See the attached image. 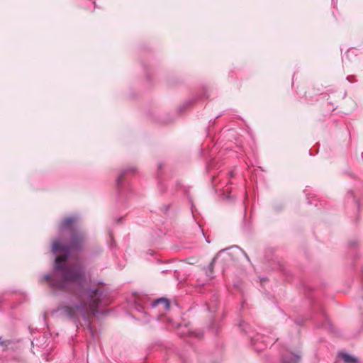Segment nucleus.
I'll list each match as a JSON object with an SVG mask.
<instances>
[{
  "mask_svg": "<svg viewBox=\"0 0 363 363\" xmlns=\"http://www.w3.org/2000/svg\"><path fill=\"white\" fill-rule=\"evenodd\" d=\"M85 240L86 235L83 231L79 229H72L69 240L66 242L55 240L52 243V251L62 253L55 259L56 267L62 271V277L66 281H77L82 276V271L80 269L76 267L63 268L62 264L66 261L67 253L72 250H81Z\"/></svg>",
  "mask_w": 363,
  "mask_h": 363,
  "instance_id": "1",
  "label": "nucleus"
},
{
  "mask_svg": "<svg viewBox=\"0 0 363 363\" xmlns=\"http://www.w3.org/2000/svg\"><path fill=\"white\" fill-rule=\"evenodd\" d=\"M77 218L74 217L65 218L60 223V229L62 230H69L72 233V229H79L77 226Z\"/></svg>",
  "mask_w": 363,
  "mask_h": 363,
  "instance_id": "3",
  "label": "nucleus"
},
{
  "mask_svg": "<svg viewBox=\"0 0 363 363\" xmlns=\"http://www.w3.org/2000/svg\"><path fill=\"white\" fill-rule=\"evenodd\" d=\"M10 344V340H2L1 338H0V349L1 350H6Z\"/></svg>",
  "mask_w": 363,
  "mask_h": 363,
  "instance_id": "6",
  "label": "nucleus"
},
{
  "mask_svg": "<svg viewBox=\"0 0 363 363\" xmlns=\"http://www.w3.org/2000/svg\"><path fill=\"white\" fill-rule=\"evenodd\" d=\"M340 356L345 363H357V359L356 357H354L352 355H350L348 354L342 353L340 354Z\"/></svg>",
  "mask_w": 363,
  "mask_h": 363,
  "instance_id": "5",
  "label": "nucleus"
},
{
  "mask_svg": "<svg viewBox=\"0 0 363 363\" xmlns=\"http://www.w3.org/2000/svg\"><path fill=\"white\" fill-rule=\"evenodd\" d=\"M159 305H162L163 307V309L165 311L169 310L170 305H169V301L167 298H160V299H157L154 303L155 306H157Z\"/></svg>",
  "mask_w": 363,
  "mask_h": 363,
  "instance_id": "4",
  "label": "nucleus"
},
{
  "mask_svg": "<svg viewBox=\"0 0 363 363\" xmlns=\"http://www.w3.org/2000/svg\"><path fill=\"white\" fill-rule=\"evenodd\" d=\"M47 280H50V277L49 275L45 276V277Z\"/></svg>",
  "mask_w": 363,
  "mask_h": 363,
  "instance_id": "9",
  "label": "nucleus"
},
{
  "mask_svg": "<svg viewBox=\"0 0 363 363\" xmlns=\"http://www.w3.org/2000/svg\"><path fill=\"white\" fill-rule=\"evenodd\" d=\"M214 261H215V259H213L210 262V263H209L208 269H209V271H210V272H211V273H212V272H213V271Z\"/></svg>",
  "mask_w": 363,
  "mask_h": 363,
  "instance_id": "8",
  "label": "nucleus"
},
{
  "mask_svg": "<svg viewBox=\"0 0 363 363\" xmlns=\"http://www.w3.org/2000/svg\"><path fill=\"white\" fill-rule=\"evenodd\" d=\"M100 294L96 288L82 289L77 294L78 304L60 308L62 313L72 319L79 317L86 318L89 314L95 315L100 303Z\"/></svg>",
  "mask_w": 363,
  "mask_h": 363,
  "instance_id": "2",
  "label": "nucleus"
},
{
  "mask_svg": "<svg viewBox=\"0 0 363 363\" xmlns=\"http://www.w3.org/2000/svg\"><path fill=\"white\" fill-rule=\"evenodd\" d=\"M300 359V357L298 355H293V359L291 361L290 360H288V359H285L284 360V362L285 363H297Z\"/></svg>",
  "mask_w": 363,
  "mask_h": 363,
  "instance_id": "7",
  "label": "nucleus"
}]
</instances>
